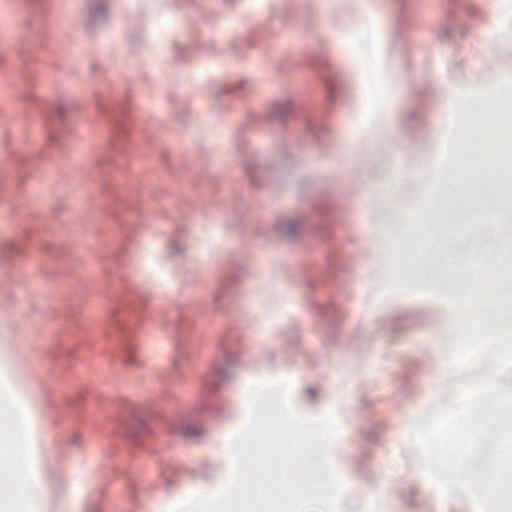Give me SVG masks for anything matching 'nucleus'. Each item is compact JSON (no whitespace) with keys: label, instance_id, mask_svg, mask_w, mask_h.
Segmentation results:
<instances>
[{"label":"nucleus","instance_id":"f03ea898","mask_svg":"<svg viewBox=\"0 0 512 512\" xmlns=\"http://www.w3.org/2000/svg\"><path fill=\"white\" fill-rule=\"evenodd\" d=\"M223 379L222 374L219 371H213L205 379V387L208 391L216 390Z\"/></svg>","mask_w":512,"mask_h":512},{"label":"nucleus","instance_id":"7ed1b4c3","mask_svg":"<svg viewBox=\"0 0 512 512\" xmlns=\"http://www.w3.org/2000/svg\"><path fill=\"white\" fill-rule=\"evenodd\" d=\"M198 433V430L196 428H192L191 430H187L183 433L185 437H191Z\"/></svg>","mask_w":512,"mask_h":512},{"label":"nucleus","instance_id":"f257e3e1","mask_svg":"<svg viewBox=\"0 0 512 512\" xmlns=\"http://www.w3.org/2000/svg\"><path fill=\"white\" fill-rule=\"evenodd\" d=\"M146 433L147 428L139 419H133L130 422L120 421L115 429V436L125 439L128 444H132Z\"/></svg>","mask_w":512,"mask_h":512}]
</instances>
